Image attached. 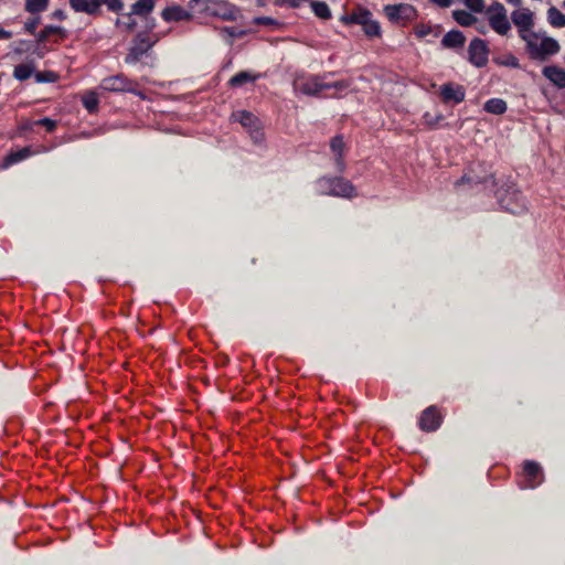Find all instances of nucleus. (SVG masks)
<instances>
[{
    "label": "nucleus",
    "mask_w": 565,
    "mask_h": 565,
    "mask_svg": "<svg viewBox=\"0 0 565 565\" xmlns=\"http://www.w3.org/2000/svg\"><path fill=\"white\" fill-rule=\"evenodd\" d=\"M487 183L488 182V179H483V180H480V179H475L472 177H469V175H463L459 181L456 182V185H459V184H462V183Z\"/></svg>",
    "instance_id": "nucleus-39"
},
{
    "label": "nucleus",
    "mask_w": 565,
    "mask_h": 565,
    "mask_svg": "<svg viewBox=\"0 0 565 565\" xmlns=\"http://www.w3.org/2000/svg\"><path fill=\"white\" fill-rule=\"evenodd\" d=\"M441 118H443V116H441V115L437 116L436 118H435V117H433V116H431L430 114H428V113H426V114L424 115L425 122H426L427 125H430V126L435 125V124H436L439 119H441Z\"/></svg>",
    "instance_id": "nucleus-43"
},
{
    "label": "nucleus",
    "mask_w": 565,
    "mask_h": 565,
    "mask_svg": "<svg viewBox=\"0 0 565 565\" xmlns=\"http://www.w3.org/2000/svg\"><path fill=\"white\" fill-rule=\"evenodd\" d=\"M507 103L501 98H491L486 102L483 109L493 115H502L507 111Z\"/></svg>",
    "instance_id": "nucleus-21"
},
{
    "label": "nucleus",
    "mask_w": 565,
    "mask_h": 565,
    "mask_svg": "<svg viewBox=\"0 0 565 565\" xmlns=\"http://www.w3.org/2000/svg\"><path fill=\"white\" fill-rule=\"evenodd\" d=\"M311 6V9L313 11V13L322 19V20H328L331 18V10L329 8V6L323 2V1H312L310 3Z\"/></svg>",
    "instance_id": "nucleus-27"
},
{
    "label": "nucleus",
    "mask_w": 565,
    "mask_h": 565,
    "mask_svg": "<svg viewBox=\"0 0 565 565\" xmlns=\"http://www.w3.org/2000/svg\"><path fill=\"white\" fill-rule=\"evenodd\" d=\"M31 154V150L29 148H23L17 152H12L4 158L3 168H8L9 166L17 163Z\"/></svg>",
    "instance_id": "nucleus-28"
},
{
    "label": "nucleus",
    "mask_w": 565,
    "mask_h": 565,
    "mask_svg": "<svg viewBox=\"0 0 565 565\" xmlns=\"http://www.w3.org/2000/svg\"><path fill=\"white\" fill-rule=\"evenodd\" d=\"M248 132H249V135H250V137H252V139L254 140L255 143H260L263 141V136L264 135H263L259 126L257 128H255V129L249 130Z\"/></svg>",
    "instance_id": "nucleus-40"
},
{
    "label": "nucleus",
    "mask_w": 565,
    "mask_h": 565,
    "mask_svg": "<svg viewBox=\"0 0 565 565\" xmlns=\"http://www.w3.org/2000/svg\"><path fill=\"white\" fill-rule=\"evenodd\" d=\"M39 23H40V18L39 17L38 18H33V19H29L24 23V29H25L26 32H29L31 34H34Z\"/></svg>",
    "instance_id": "nucleus-37"
},
{
    "label": "nucleus",
    "mask_w": 565,
    "mask_h": 565,
    "mask_svg": "<svg viewBox=\"0 0 565 565\" xmlns=\"http://www.w3.org/2000/svg\"><path fill=\"white\" fill-rule=\"evenodd\" d=\"M70 6L75 12L97 15L95 0H70Z\"/></svg>",
    "instance_id": "nucleus-18"
},
{
    "label": "nucleus",
    "mask_w": 565,
    "mask_h": 565,
    "mask_svg": "<svg viewBox=\"0 0 565 565\" xmlns=\"http://www.w3.org/2000/svg\"><path fill=\"white\" fill-rule=\"evenodd\" d=\"M116 25L117 26L124 25V21H121L120 19H117L116 20Z\"/></svg>",
    "instance_id": "nucleus-52"
},
{
    "label": "nucleus",
    "mask_w": 565,
    "mask_h": 565,
    "mask_svg": "<svg viewBox=\"0 0 565 565\" xmlns=\"http://www.w3.org/2000/svg\"><path fill=\"white\" fill-rule=\"evenodd\" d=\"M83 104L89 113H94L98 106V99L94 94L84 97Z\"/></svg>",
    "instance_id": "nucleus-35"
},
{
    "label": "nucleus",
    "mask_w": 565,
    "mask_h": 565,
    "mask_svg": "<svg viewBox=\"0 0 565 565\" xmlns=\"http://www.w3.org/2000/svg\"><path fill=\"white\" fill-rule=\"evenodd\" d=\"M486 15L490 28L499 35H508L511 30V22L508 12L501 2H493L486 9Z\"/></svg>",
    "instance_id": "nucleus-3"
},
{
    "label": "nucleus",
    "mask_w": 565,
    "mask_h": 565,
    "mask_svg": "<svg viewBox=\"0 0 565 565\" xmlns=\"http://www.w3.org/2000/svg\"><path fill=\"white\" fill-rule=\"evenodd\" d=\"M344 23L349 24V23H354V21L351 20V14L350 15H344L342 17L341 19Z\"/></svg>",
    "instance_id": "nucleus-50"
},
{
    "label": "nucleus",
    "mask_w": 565,
    "mask_h": 565,
    "mask_svg": "<svg viewBox=\"0 0 565 565\" xmlns=\"http://www.w3.org/2000/svg\"><path fill=\"white\" fill-rule=\"evenodd\" d=\"M503 65L518 68L520 66L519 60L514 55H508L502 62Z\"/></svg>",
    "instance_id": "nucleus-42"
},
{
    "label": "nucleus",
    "mask_w": 565,
    "mask_h": 565,
    "mask_svg": "<svg viewBox=\"0 0 565 565\" xmlns=\"http://www.w3.org/2000/svg\"><path fill=\"white\" fill-rule=\"evenodd\" d=\"M52 17L57 20H64L66 19V14L63 10L57 9L52 13Z\"/></svg>",
    "instance_id": "nucleus-45"
},
{
    "label": "nucleus",
    "mask_w": 565,
    "mask_h": 565,
    "mask_svg": "<svg viewBox=\"0 0 565 565\" xmlns=\"http://www.w3.org/2000/svg\"><path fill=\"white\" fill-rule=\"evenodd\" d=\"M132 15H134V14H130V13H129V14L127 15V21H124V26H125L127 30H129V31L134 30V29H135V26H136V21L132 19Z\"/></svg>",
    "instance_id": "nucleus-44"
},
{
    "label": "nucleus",
    "mask_w": 565,
    "mask_h": 565,
    "mask_svg": "<svg viewBox=\"0 0 565 565\" xmlns=\"http://www.w3.org/2000/svg\"><path fill=\"white\" fill-rule=\"evenodd\" d=\"M523 472L526 479V483L523 486V488L533 489L541 484L544 480L542 467L536 461L525 460L523 463Z\"/></svg>",
    "instance_id": "nucleus-10"
},
{
    "label": "nucleus",
    "mask_w": 565,
    "mask_h": 565,
    "mask_svg": "<svg viewBox=\"0 0 565 565\" xmlns=\"http://www.w3.org/2000/svg\"><path fill=\"white\" fill-rule=\"evenodd\" d=\"M547 21L554 28H564L565 14L562 13L557 8L551 7L547 10Z\"/></svg>",
    "instance_id": "nucleus-24"
},
{
    "label": "nucleus",
    "mask_w": 565,
    "mask_h": 565,
    "mask_svg": "<svg viewBox=\"0 0 565 565\" xmlns=\"http://www.w3.org/2000/svg\"><path fill=\"white\" fill-rule=\"evenodd\" d=\"M258 78L257 74H254L249 71H242L237 74H235L231 79L228 81V84L232 87H241L246 83H253Z\"/></svg>",
    "instance_id": "nucleus-19"
},
{
    "label": "nucleus",
    "mask_w": 565,
    "mask_h": 565,
    "mask_svg": "<svg viewBox=\"0 0 565 565\" xmlns=\"http://www.w3.org/2000/svg\"><path fill=\"white\" fill-rule=\"evenodd\" d=\"M154 8V0H138L131 6L130 14L146 17Z\"/></svg>",
    "instance_id": "nucleus-20"
},
{
    "label": "nucleus",
    "mask_w": 565,
    "mask_h": 565,
    "mask_svg": "<svg viewBox=\"0 0 565 565\" xmlns=\"http://www.w3.org/2000/svg\"><path fill=\"white\" fill-rule=\"evenodd\" d=\"M36 81H38V82H45L46 79H44V74H42V73H38V74H36Z\"/></svg>",
    "instance_id": "nucleus-51"
},
{
    "label": "nucleus",
    "mask_w": 565,
    "mask_h": 565,
    "mask_svg": "<svg viewBox=\"0 0 565 565\" xmlns=\"http://www.w3.org/2000/svg\"><path fill=\"white\" fill-rule=\"evenodd\" d=\"M508 3L513 4L515 7H521L522 0H505Z\"/></svg>",
    "instance_id": "nucleus-49"
},
{
    "label": "nucleus",
    "mask_w": 565,
    "mask_h": 565,
    "mask_svg": "<svg viewBox=\"0 0 565 565\" xmlns=\"http://www.w3.org/2000/svg\"><path fill=\"white\" fill-rule=\"evenodd\" d=\"M36 124L44 126L49 131H52L56 127V122L50 118H42L38 120Z\"/></svg>",
    "instance_id": "nucleus-41"
},
{
    "label": "nucleus",
    "mask_w": 565,
    "mask_h": 565,
    "mask_svg": "<svg viewBox=\"0 0 565 565\" xmlns=\"http://www.w3.org/2000/svg\"><path fill=\"white\" fill-rule=\"evenodd\" d=\"M34 68L30 64H19L14 67L13 76L18 81H25L31 77L33 74Z\"/></svg>",
    "instance_id": "nucleus-31"
},
{
    "label": "nucleus",
    "mask_w": 565,
    "mask_h": 565,
    "mask_svg": "<svg viewBox=\"0 0 565 565\" xmlns=\"http://www.w3.org/2000/svg\"><path fill=\"white\" fill-rule=\"evenodd\" d=\"M383 11L392 23H405L417 17L416 9L408 3L386 4Z\"/></svg>",
    "instance_id": "nucleus-7"
},
{
    "label": "nucleus",
    "mask_w": 565,
    "mask_h": 565,
    "mask_svg": "<svg viewBox=\"0 0 565 565\" xmlns=\"http://www.w3.org/2000/svg\"><path fill=\"white\" fill-rule=\"evenodd\" d=\"M478 30H479V32H480V33H483V34L486 33L484 28H480V29H478Z\"/></svg>",
    "instance_id": "nucleus-53"
},
{
    "label": "nucleus",
    "mask_w": 565,
    "mask_h": 565,
    "mask_svg": "<svg viewBox=\"0 0 565 565\" xmlns=\"http://www.w3.org/2000/svg\"><path fill=\"white\" fill-rule=\"evenodd\" d=\"M137 83L132 79H129L122 74H117L114 76L106 77L100 83V88L108 92H128L138 94L135 90Z\"/></svg>",
    "instance_id": "nucleus-8"
},
{
    "label": "nucleus",
    "mask_w": 565,
    "mask_h": 565,
    "mask_svg": "<svg viewBox=\"0 0 565 565\" xmlns=\"http://www.w3.org/2000/svg\"><path fill=\"white\" fill-rule=\"evenodd\" d=\"M465 4L471 11L477 12V13H480L484 10L483 0H465Z\"/></svg>",
    "instance_id": "nucleus-36"
},
{
    "label": "nucleus",
    "mask_w": 565,
    "mask_h": 565,
    "mask_svg": "<svg viewBox=\"0 0 565 565\" xmlns=\"http://www.w3.org/2000/svg\"><path fill=\"white\" fill-rule=\"evenodd\" d=\"M439 93L445 103L452 102L455 104H459L466 96L463 86L455 83H446L441 85Z\"/></svg>",
    "instance_id": "nucleus-13"
},
{
    "label": "nucleus",
    "mask_w": 565,
    "mask_h": 565,
    "mask_svg": "<svg viewBox=\"0 0 565 565\" xmlns=\"http://www.w3.org/2000/svg\"><path fill=\"white\" fill-rule=\"evenodd\" d=\"M521 40L524 41L526 53L533 61L545 62L561 50L557 40L548 36L545 31H534Z\"/></svg>",
    "instance_id": "nucleus-1"
},
{
    "label": "nucleus",
    "mask_w": 565,
    "mask_h": 565,
    "mask_svg": "<svg viewBox=\"0 0 565 565\" xmlns=\"http://www.w3.org/2000/svg\"><path fill=\"white\" fill-rule=\"evenodd\" d=\"M316 191L321 195L347 199L356 196L353 184L343 178H321L316 182Z\"/></svg>",
    "instance_id": "nucleus-2"
},
{
    "label": "nucleus",
    "mask_w": 565,
    "mask_h": 565,
    "mask_svg": "<svg viewBox=\"0 0 565 565\" xmlns=\"http://www.w3.org/2000/svg\"><path fill=\"white\" fill-rule=\"evenodd\" d=\"M465 40L466 38L462 32L458 30H451L444 35L441 45L447 49H457L463 46Z\"/></svg>",
    "instance_id": "nucleus-17"
},
{
    "label": "nucleus",
    "mask_w": 565,
    "mask_h": 565,
    "mask_svg": "<svg viewBox=\"0 0 565 565\" xmlns=\"http://www.w3.org/2000/svg\"><path fill=\"white\" fill-rule=\"evenodd\" d=\"M248 33L247 30L235 28V26H224L220 29V34L230 43H233L234 39L243 38Z\"/></svg>",
    "instance_id": "nucleus-23"
},
{
    "label": "nucleus",
    "mask_w": 565,
    "mask_h": 565,
    "mask_svg": "<svg viewBox=\"0 0 565 565\" xmlns=\"http://www.w3.org/2000/svg\"><path fill=\"white\" fill-rule=\"evenodd\" d=\"M363 31L367 36H380L381 35V26L380 23L375 20H369L363 25Z\"/></svg>",
    "instance_id": "nucleus-33"
},
{
    "label": "nucleus",
    "mask_w": 565,
    "mask_h": 565,
    "mask_svg": "<svg viewBox=\"0 0 565 565\" xmlns=\"http://www.w3.org/2000/svg\"><path fill=\"white\" fill-rule=\"evenodd\" d=\"M351 20L363 26L369 20H372V13L369 10L360 9L351 14Z\"/></svg>",
    "instance_id": "nucleus-32"
},
{
    "label": "nucleus",
    "mask_w": 565,
    "mask_h": 565,
    "mask_svg": "<svg viewBox=\"0 0 565 565\" xmlns=\"http://www.w3.org/2000/svg\"><path fill=\"white\" fill-rule=\"evenodd\" d=\"M254 21L257 24H268V23H271V19L270 18H265V17L256 18Z\"/></svg>",
    "instance_id": "nucleus-48"
},
{
    "label": "nucleus",
    "mask_w": 565,
    "mask_h": 565,
    "mask_svg": "<svg viewBox=\"0 0 565 565\" xmlns=\"http://www.w3.org/2000/svg\"><path fill=\"white\" fill-rule=\"evenodd\" d=\"M292 87L297 94L317 95L324 89L341 88L344 85L341 82L324 83L317 77L299 76L295 78Z\"/></svg>",
    "instance_id": "nucleus-5"
},
{
    "label": "nucleus",
    "mask_w": 565,
    "mask_h": 565,
    "mask_svg": "<svg viewBox=\"0 0 565 565\" xmlns=\"http://www.w3.org/2000/svg\"><path fill=\"white\" fill-rule=\"evenodd\" d=\"M52 34H60L66 36V30L57 25H46L41 32L36 34L38 42H44Z\"/></svg>",
    "instance_id": "nucleus-25"
},
{
    "label": "nucleus",
    "mask_w": 565,
    "mask_h": 565,
    "mask_svg": "<svg viewBox=\"0 0 565 565\" xmlns=\"http://www.w3.org/2000/svg\"><path fill=\"white\" fill-rule=\"evenodd\" d=\"M308 0H285V3L290 4L291 7H300L303 2H307Z\"/></svg>",
    "instance_id": "nucleus-47"
},
{
    "label": "nucleus",
    "mask_w": 565,
    "mask_h": 565,
    "mask_svg": "<svg viewBox=\"0 0 565 565\" xmlns=\"http://www.w3.org/2000/svg\"><path fill=\"white\" fill-rule=\"evenodd\" d=\"M11 38H12V33L0 26V40H9Z\"/></svg>",
    "instance_id": "nucleus-46"
},
{
    "label": "nucleus",
    "mask_w": 565,
    "mask_h": 565,
    "mask_svg": "<svg viewBox=\"0 0 565 565\" xmlns=\"http://www.w3.org/2000/svg\"><path fill=\"white\" fill-rule=\"evenodd\" d=\"M489 49L484 40L479 38L473 39L468 47V60L477 66L483 67L488 63Z\"/></svg>",
    "instance_id": "nucleus-9"
},
{
    "label": "nucleus",
    "mask_w": 565,
    "mask_h": 565,
    "mask_svg": "<svg viewBox=\"0 0 565 565\" xmlns=\"http://www.w3.org/2000/svg\"><path fill=\"white\" fill-rule=\"evenodd\" d=\"M431 28L429 25H425V24H420V25H417L415 28V34L417 38H425L427 36L429 33H431Z\"/></svg>",
    "instance_id": "nucleus-38"
},
{
    "label": "nucleus",
    "mask_w": 565,
    "mask_h": 565,
    "mask_svg": "<svg viewBox=\"0 0 565 565\" xmlns=\"http://www.w3.org/2000/svg\"><path fill=\"white\" fill-rule=\"evenodd\" d=\"M534 12L529 8L519 7L511 13V21L518 29L520 39H523L527 34L534 32Z\"/></svg>",
    "instance_id": "nucleus-6"
},
{
    "label": "nucleus",
    "mask_w": 565,
    "mask_h": 565,
    "mask_svg": "<svg viewBox=\"0 0 565 565\" xmlns=\"http://www.w3.org/2000/svg\"><path fill=\"white\" fill-rule=\"evenodd\" d=\"M97 4V14L100 13V7L104 4L106 8L115 13L120 12L124 9V2L121 0H95Z\"/></svg>",
    "instance_id": "nucleus-29"
},
{
    "label": "nucleus",
    "mask_w": 565,
    "mask_h": 565,
    "mask_svg": "<svg viewBox=\"0 0 565 565\" xmlns=\"http://www.w3.org/2000/svg\"><path fill=\"white\" fill-rule=\"evenodd\" d=\"M330 147H331V150L337 156L335 161H337V166L339 167V170H343V168H344V163L342 160V152L344 149L343 138L341 136H335L334 138H332V140L330 142Z\"/></svg>",
    "instance_id": "nucleus-22"
},
{
    "label": "nucleus",
    "mask_w": 565,
    "mask_h": 565,
    "mask_svg": "<svg viewBox=\"0 0 565 565\" xmlns=\"http://www.w3.org/2000/svg\"><path fill=\"white\" fill-rule=\"evenodd\" d=\"M543 75L558 88H565V71L555 65L545 66Z\"/></svg>",
    "instance_id": "nucleus-15"
},
{
    "label": "nucleus",
    "mask_w": 565,
    "mask_h": 565,
    "mask_svg": "<svg viewBox=\"0 0 565 565\" xmlns=\"http://www.w3.org/2000/svg\"><path fill=\"white\" fill-rule=\"evenodd\" d=\"M49 0H26L25 1V11L29 13H40L47 9Z\"/></svg>",
    "instance_id": "nucleus-30"
},
{
    "label": "nucleus",
    "mask_w": 565,
    "mask_h": 565,
    "mask_svg": "<svg viewBox=\"0 0 565 565\" xmlns=\"http://www.w3.org/2000/svg\"><path fill=\"white\" fill-rule=\"evenodd\" d=\"M231 118L234 121L239 122L245 129H247V131L255 129L259 126L258 118L254 114H252L247 110L234 111L232 114Z\"/></svg>",
    "instance_id": "nucleus-14"
},
{
    "label": "nucleus",
    "mask_w": 565,
    "mask_h": 565,
    "mask_svg": "<svg viewBox=\"0 0 565 565\" xmlns=\"http://www.w3.org/2000/svg\"><path fill=\"white\" fill-rule=\"evenodd\" d=\"M497 196L500 206L512 214H520L526 210L525 199L513 184L499 190Z\"/></svg>",
    "instance_id": "nucleus-4"
},
{
    "label": "nucleus",
    "mask_w": 565,
    "mask_h": 565,
    "mask_svg": "<svg viewBox=\"0 0 565 565\" xmlns=\"http://www.w3.org/2000/svg\"><path fill=\"white\" fill-rule=\"evenodd\" d=\"M452 17L462 26H470L477 21V18L466 10L454 11Z\"/></svg>",
    "instance_id": "nucleus-26"
},
{
    "label": "nucleus",
    "mask_w": 565,
    "mask_h": 565,
    "mask_svg": "<svg viewBox=\"0 0 565 565\" xmlns=\"http://www.w3.org/2000/svg\"><path fill=\"white\" fill-rule=\"evenodd\" d=\"M161 15L162 19L167 22L189 20L191 18V13L180 6L166 8Z\"/></svg>",
    "instance_id": "nucleus-16"
},
{
    "label": "nucleus",
    "mask_w": 565,
    "mask_h": 565,
    "mask_svg": "<svg viewBox=\"0 0 565 565\" xmlns=\"http://www.w3.org/2000/svg\"><path fill=\"white\" fill-rule=\"evenodd\" d=\"M214 14L225 21H233L236 19L237 10L232 7H225L222 12H214Z\"/></svg>",
    "instance_id": "nucleus-34"
},
{
    "label": "nucleus",
    "mask_w": 565,
    "mask_h": 565,
    "mask_svg": "<svg viewBox=\"0 0 565 565\" xmlns=\"http://www.w3.org/2000/svg\"><path fill=\"white\" fill-rule=\"evenodd\" d=\"M153 42L148 38L138 35L125 57L127 64H135L152 47Z\"/></svg>",
    "instance_id": "nucleus-11"
},
{
    "label": "nucleus",
    "mask_w": 565,
    "mask_h": 565,
    "mask_svg": "<svg viewBox=\"0 0 565 565\" xmlns=\"http://www.w3.org/2000/svg\"><path fill=\"white\" fill-rule=\"evenodd\" d=\"M419 427L424 431H434L441 424V417L436 406L427 407L420 415Z\"/></svg>",
    "instance_id": "nucleus-12"
}]
</instances>
